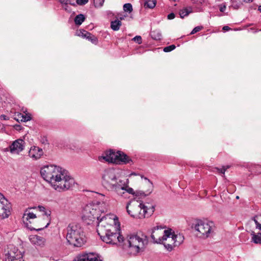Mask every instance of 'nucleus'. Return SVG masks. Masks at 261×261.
<instances>
[{
  "instance_id": "nucleus-43",
  "label": "nucleus",
  "mask_w": 261,
  "mask_h": 261,
  "mask_svg": "<svg viewBox=\"0 0 261 261\" xmlns=\"http://www.w3.org/2000/svg\"><path fill=\"white\" fill-rule=\"evenodd\" d=\"M253 1V0H244V2H245L246 3H249L252 2Z\"/></svg>"
},
{
  "instance_id": "nucleus-45",
  "label": "nucleus",
  "mask_w": 261,
  "mask_h": 261,
  "mask_svg": "<svg viewBox=\"0 0 261 261\" xmlns=\"http://www.w3.org/2000/svg\"><path fill=\"white\" fill-rule=\"evenodd\" d=\"M3 106V104L2 102L0 100V108L2 107Z\"/></svg>"
},
{
  "instance_id": "nucleus-11",
  "label": "nucleus",
  "mask_w": 261,
  "mask_h": 261,
  "mask_svg": "<svg viewBox=\"0 0 261 261\" xmlns=\"http://www.w3.org/2000/svg\"><path fill=\"white\" fill-rule=\"evenodd\" d=\"M103 158L107 162L117 164H120L121 162L125 163L128 162L127 155L119 151L117 152L113 150L107 151Z\"/></svg>"
},
{
  "instance_id": "nucleus-38",
  "label": "nucleus",
  "mask_w": 261,
  "mask_h": 261,
  "mask_svg": "<svg viewBox=\"0 0 261 261\" xmlns=\"http://www.w3.org/2000/svg\"><path fill=\"white\" fill-rule=\"evenodd\" d=\"M88 2V0H77L76 3L79 5H84Z\"/></svg>"
},
{
  "instance_id": "nucleus-6",
  "label": "nucleus",
  "mask_w": 261,
  "mask_h": 261,
  "mask_svg": "<svg viewBox=\"0 0 261 261\" xmlns=\"http://www.w3.org/2000/svg\"><path fill=\"white\" fill-rule=\"evenodd\" d=\"M154 207L149 203L144 204L138 201L128 203L126 206L127 212L132 217L142 219L149 217L154 212Z\"/></svg>"
},
{
  "instance_id": "nucleus-42",
  "label": "nucleus",
  "mask_w": 261,
  "mask_h": 261,
  "mask_svg": "<svg viewBox=\"0 0 261 261\" xmlns=\"http://www.w3.org/2000/svg\"><path fill=\"white\" fill-rule=\"evenodd\" d=\"M222 29L224 31H229L230 29V28L228 26H224L223 27Z\"/></svg>"
},
{
  "instance_id": "nucleus-21",
  "label": "nucleus",
  "mask_w": 261,
  "mask_h": 261,
  "mask_svg": "<svg viewBox=\"0 0 261 261\" xmlns=\"http://www.w3.org/2000/svg\"><path fill=\"white\" fill-rule=\"evenodd\" d=\"M145 180H146V186L147 187V189L143 192V194L145 196H147L149 195L152 193L153 190V185L152 182L147 178H145Z\"/></svg>"
},
{
  "instance_id": "nucleus-4",
  "label": "nucleus",
  "mask_w": 261,
  "mask_h": 261,
  "mask_svg": "<svg viewBox=\"0 0 261 261\" xmlns=\"http://www.w3.org/2000/svg\"><path fill=\"white\" fill-rule=\"evenodd\" d=\"M95 197L98 200L89 203L84 207L83 218L92 221L96 220L98 225L100 219L104 217L100 218L101 214L107 212L109 210V199L100 193H96Z\"/></svg>"
},
{
  "instance_id": "nucleus-16",
  "label": "nucleus",
  "mask_w": 261,
  "mask_h": 261,
  "mask_svg": "<svg viewBox=\"0 0 261 261\" xmlns=\"http://www.w3.org/2000/svg\"><path fill=\"white\" fill-rule=\"evenodd\" d=\"M73 261H102V260L98 254L89 253L79 255L77 257V260L74 259Z\"/></svg>"
},
{
  "instance_id": "nucleus-22",
  "label": "nucleus",
  "mask_w": 261,
  "mask_h": 261,
  "mask_svg": "<svg viewBox=\"0 0 261 261\" xmlns=\"http://www.w3.org/2000/svg\"><path fill=\"white\" fill-rule=\"evenodd\" d=\"M255 224V228L261 231V215L256 216L251 219Z\"/></svg>"
},
{
  "instance_id": "nucleus-32",
  "label": "nucleus",
  "mask_w": 261,
  "mask_h": 261,
  "mask_svg": "<svg viewBox=\"0 0 261 261\" xmlns=\"http://www.w3.org/2000/svg\"><path fill=\"white\" fill-rule=\"evenodd\" d=\"M105 0H93V4L95 8H100L103 6Z\"/></svg>"
},
{
  "instance_id": "nucleus-15",
  "label": "nucleus",
  "mask_w": 261,
  "mask_h": 261,
  "mask_svg": "<svg viewBox=\"0 0 261 261\" xmlns=\"http://www.w3.org/2000/svg\"><path fill=\"white\" fill-rule=\"evenodd\" d=\"M10 205L8 200L0 193V217L8 218L10 215Z\"/></svg>"
},
{
  "instance_id": "nucleus-3",
  "label": "nucleus",
  "mask_w": 261,
  "mask_h": 261,
  "mask_svg": "<svg viewBox=\"0 0 261 261\" xmlns=\"http://www.w3.org/2000/svg\"><path fill=\"white\" fill-rule=\"evenodd\" d=\"M120 172L119 169H105L101 175L102 185L108 191H114L121 196L125 197L126 193L134 194L133 188L128 186V179H122L120 177Z\"/></svg>"
},
{
  "instance_id": "nucleus-10",
  "label": "nucleus",
  "mask_w": 261,
  "mask_h": 261,
  "mask_svg": "<svg viewBox=\"0 0 261 261\" xmlns=\"http://www.w3.org/2000/svg\"><path fill=\"white\" fill-rule=\"evenodd\" d=\"M184 240V237L181 233L175 234L171 229H169L161 244H163L169 251L180 245Z\"/></svg>"
},
{
  "instance_id": "nucleus-40",
  "label": "nucleus",
  "mask_w": 261,
  "mask_h": 261,
  "mask_svg": "<svg viewBox=\"0 0 261 261\" xmlns=\"http://www.w3.org/2000/svg\"><path fill=\"white\" fill-rule=\"evenodd\" d=\"M175 17V14L173 13H171L168 15V18L169 19H172L174 18Z\"/></svg>"
},
{
  "instance_id": "nucleus-1",
  "label": "nucleus",
  "mask_w": 261,
  "mask_h": 261,
  "mask_svg": "<svg viewBox=\"0 0 261 261\" xmlns=\"http://www.w3.org/2000/svg\"><path fill=\"white\" fill-rule=\"evenodd\" d=\"M40 174L53 189L58 191L69 190L74 184V180L68 172L59 166H45L41 168Z\"/></svg>"
},
{
  "instance_id": "nucleus-35",
  "label": "nucleus",
  "mask_w": 261,
  "mask_h": 261,
  "mask_svg": "<svg viewBox=\"0 0 261 261\" xmlns=\"http://www.w3.org/2000/svg\"><path fill=\"white\" fill-rule=\"evenodd\" d=\"M175 48V46L174 45H171L168 46H166L164 48L163 50L165 52H169Z\"/></svg>"
},
{
  "instance_id": "nucleus-7",
  "label": "nucleus",
  "mask_w": 261,
  "mask_h": 261,
  "mask_svg": "<svg viewBox=\"0 0 261 261\" xmlns=\"http://www.w3.org/2000/svg\"><path fill=\"white\" fill-rule=\"evenodd\" d=\"M67 231L66 239L70 245L80 247L86 243V236L80 224H70L67 228Z\"/></svg>"
},
{
  "instance_id": "nucleus-47",
  "label": "nucleus",
  "mask_w": 261,
  "mask_h": 261,
  "mask_svg": "<svg viewBox=\"0 0 261 261\" xmlns=\"http://www.w3.org/2000/svg\"><path fill=\"white\" fill-rule=\"evenodd\" d=\"M173 1L174 2H176V1H178L179 0H173Z\"/></svg>"
},
{
  "instance_id": "nucleus-34",
  "label": "nucleus",
  "mask_w": 261,
  "mask_h": 261,
  "mask_svg": "<svg viewBox=\"0 0 261 261\" xmlns=\"http://www.w3.org/2000/svg\"><path fill=\"white\" fill-rule=\"evenodd\" d=\"M85 33H88V32L85 30H80L76 32V34L79 36H80L84 38H85L86 36H87V34Z\"/></svg>"
},
{
  "instance_id": "nucleus-31",
  "label": "nucleus",
  "mask_w": 261,
  "mask_h": 261,
  "mask_svg": "<svg viewBox=\"0 0 261 261\" xmlns=\"http://www.w3.org/2000/svg\"><path fill=\"white\" fill-rule=\"evenodd\" d=\"M123 10L125 12L130 13L133 11L132 5L129 3L125 4L123 5Z\"/></svg>"
},
{
  "instance_id": "nucleus-28",
  "label": "nucleus",
  "mask_w": 261,
  "mask_h": 261,
  "mask_svg": "<svg viewBox=\"0 0 261 261\" xmlns=\"http://www.w3.org/2000/svg\"><path fill=\"white\" fill-rule=\"evenodd\" d=\"M85 17L83 14H79L74 18V22L76 25H81L85 20Z\"/></svg>"
},
{
  "instance_id": "nucleus-23",
  "label": "nucleus",
  "mask_w": 261,
  "mask_h": 261,
  "mask_svg": "<svg viewBox=\"0 0 261 261\" xmlns=\"http://www.w3.org/2000/svg\"><path fill=\"white\" fill-rule=\"evenodd\" d=\"M144 2V7L146 8H153L156 5V0H142Z\"/></svg>"
},
{
  "instance_id": "nucleus-24",
  "label": "nucleus",
  "mask_w": 261,
  "mask_h": 261,
  "mask_svg": "<svg viewBox=\"0 0 261 261\" xmlns=\"http://www.w3.org/2000/svg\"><path fill=\"white\" fill-rule=\"evenodd\" d=\"M121 24L122 23L120 20H115L111 22V28L114 31H118Z\"/></svg>"
},
{
  "instance_id": "nucleus-20",
  "label": "nucleus",
  "mask_w": 261,
  "mask_h": 261,
  "mask_svg": "<svg viewBox=\"0 0 261 261\" xmlns=\"http://www.w3.org/2000/svg\"><path fill=\"white\" fill-rule=\"evenodd\" d=\"M250 235L251 236V242L256 244H261V232L255 233L252 231Z\"/></svg>"
},
{
  "instance_id": "nucleus-13",
  "label": "nucleus",
  "mask_w": 261,
  "mask_h": 261,
  "mask_svg": "<svg viewBox=\"0 0 261 261\" xmlns=\"http://www.w3.org/2000/svg\"><path fill=\"white\" fill-rule=\"evenodd\" d=\"M168 230L162 226H156L152 229L151 238L154 243L160 244Z\"/></svg>"
},
{
  "instance_id": "nucleus-9",
  "label": "nucleus",
  "mask_w": 261,
  "mask_h": 261,
  "mask_svg": "<svg viewBox=\"0 0 261 261\" xmlns=\"http://www.w3.org/2000/svg\"><path fill=\"white\" fill-rule=\"evenodd\" d=\"M194 228L197 232V235L203 239L212 237L215 230L213 222L207 220H197L194 224Z\"/></svg>"
},
{
  "instance_id": "nucleus-5",
  "label": "nucleus",
  "mask_w": 261,
  "mask_h": 261,
  "mask_svg": "<svg viewBox=\"0 0 261 261\" xmlns=\"http://www.w3.org/2000/svg\"><path fill=\"white\" fill-rule=\"evenodd\" d=\"M51 211L43 206L37 207H29L26 209L23 215L22 219L23 222L28 224V222L31 223L34 220L38 218L41 220L38 225V228H34L36 230H40L46 228L49 224L50 221Z\"/></svg>"
},
{
  "instance_id": "nucleus-33",
  "label": "nucleus",
  "mask_w": 261,
  "mask_h": 261,
  "mask_svg": "<svg viewBox=\"0 0 261 261\" xmlns=\"http://www.w3.org/2000/svg\"><path fill=\"white\" fill-rule=\"evenodd\" d=\"M229 166H223L221 168H215V169L219 172L222 173L224 176L225 171L229 168Z\"/></svg>"
},
{
  "instance_id": "nucleus-44",
  "label": "nucleus",
  "mask_w": 261,
  "mask_h": 261,
  "mask_svg": "<svg viewBox=\"0 0 261 261\" xmlns=\"http://www.w3.org/2000/svg\"><path fill=\"white\" fill-rule=\"evenodd\" d=\"M258 10L261 12V6H259L258 8Z\"/></svg>"
},
{
  "instance_id": "nucleus-19",
  "label": "nucleus",
  "mask_w": 261,
  "mask_h": 261,
  "mask_svg": "<svg viewBox=\"0 0 261 261\" xmlns=\"http://www.w3.org/2000/svg\"><path fill=\"white\" fill-rule=\"evenodd\" d=\"M15 119L17 121L27 122L31 119V115L29 114H21L20 113H17L15 114Z\"/></svg>"
},
{
  "instance_id": "nucleus-18",
  "label": "nucleus",
  "mask_w": 261,
  "mask_h": 261,
  "mask_svg": "<svg viewBox=\"0 0 261 261\" xmlns=\"http://www.w3.org/2000/svg\"><path fill=\"white\" fill-rule=\"evenodd\" d=\"M43 154L42 150L38 147H32L29 151V155L32 159H39Z\"/></svg>"
},
{
  "instance_id": "nucleus-17",
  "label": "nucleus",
  "mask_w": 261,
  "mask_h": 261,
  "mask_svg": "<svg viewBox=\"0 0 261 261\" xmlns=\"http://www.w3.org/2000/svg\"><path fill=\"white\" fill-rule=\"evenodd\" d=\"M30 242L36 247H43L45 246L46 240L44 238L38 235H30L29 236Z\"/></svg>"
},
{
  "instance_id": "nucleus-30",
  "label": "nucleus",
  "mask_w": 261,
  "mask_h": 261,
  "mask_svg": "<svg viewBox=\"0 0 261 261\" xmlns=\"http://www.w3.org/2000/svg\"><path fill=\"white\" fill-rule=\"evenodd\" d=\"M192 12L191 8L189 9L187 8L183 9L179 11V15L181 18H183L188 16L190 13Z\"/></svg>"
},
{
  "instance_id": "nucleus-39",
  "label": "nucleus",
  "mask_w": 261,
  "mask_h": 261,
  "mask_svg": "<svg viewBox=\"0 0 261 261\" xmlns=\"http://www.w3.org/2000/svg\"><path fill=\"white\" fill-rule=\"evenodd\" d=\"M226 8V6L225 4H221L219 5V9L221 12H223L225 11Z\"/></svg>"
},
{
  "instance_id": "nucleus-37",
  "label": "nucleus",
  "mask_w": 261,
  "mask_h": 261,
  "mask_svg": "<svg viewBox=\"0 0 261 261\" xmlns=\"http://www.w3.org/2000/svg\"><path fill=\"white\" fill-rule=\"evenodd\" d=\"M133 40L137 42L138 44H140L142 43V38L140 36H136L133 38Z\"/></svg>"
},
{
  "instance_id": "nucleus-46",
  "label": "nucleus",
  "mask_w": 261,
  "mask_h": 261,
  "mask_svg": "<svg viewBox=\"0 0 261 261\" xmlns=\"http://www.w3.org/2000/svg\"><path fill=\"white\" fill-rule=\"evenodd\" d=\"M136 175V173H132L130 174V175Z\"/></svg>"
},
{
  "instance_id": "nucleus-36",
  "label": "nucleus",
  "mask_w": 261,
  "mask_h": 261,
  "mask_svg": "<svg viewBox=\"0 0 261 261\" xmlns=\"http://www.w3.org/2000/svg\"><path fill=\"white\" fill-rule=\"evenodd\" d=\"M203 28L201 26H198L195 27L191 32V34H194L199 31H200L201 30H202Z\"/></svg>"
},
{
  "instance_id": "nucleus-27",
  "label": "nucleus",
  "mask_w": 261,
  "mask_h": 261,
  "mask_svg": "<svg viewBox=\"0 0 261 261\" xmlns=\"http://www.w3.org/2000/svg\"><path fill=\"white\" fill-rule=\"evenodd\" d=\"M243 5V3L240 0H231V7L235 10L239 9Z\"/></svg>"
},
{
  "instance_id": "nucleus-12",
  "label": "nucleus",
  "mask_w": 261,
  "mask_h": 261,
  "mask_svg": "<svg viewBox=\"0 0 261 261\" xmlns=\"http://www.w3.org/2000/svg\"><path fill=\"white\" fill-rule=\"evenodd\" d=\"M8 251L5 254V261H24L21 251L13 245H10Z\"/></svg>"
},
{
  "instance_id": "nucleus-14",
  "label": "nucleus",
  "mask_w": 261,
  "mask_h": 261,
  "mask_svg": "<svg viewBox=\"0 0 261 261\" xmlns=\"http://www.w3.org/2000/svg\"><path fill=\"white\" fill-rule=\"evenodd\" d=\"M25 142L18 139L12 142L9 146L5 149V151H9L13 154H19L24 148Z\"/></svg>"
},
{
  "instance_id": "nucleus-2",
  "label": "nucleus",
  "mask_w": 261,
  "mask_h": 261,
  "mask_svg": "<svg viewBox=\"0 0 261 261\" xmlns=\"http://www.w3.org/2000/svg\"><path fill=\"white\" fill-rule=\"evenodd\" d=\"M118 218L114 214L103 217L97 225V232L107 244L122 246L123 237L120 234Z\"/></svg>"
},
{
  "instance_id": "nucleus-25",
  "label": "nucleus",
  "mask_w": 261,
  "mask_h": 261,
  "mask_svg": "<svg viewBox=\"0 0 261 261\" xmlns=\"http://www.w3.org/2000/svg\"><path fill=\"white\" fill-rule=\"evenodd\" d=\"M87 34V36H86V38L87 39H88L89 41L91 42L93 44H97L98 43V39L96 37H95L94 35H92L91 33L89 32L88 33H85Z\"/></svg>"
},
{
  "instance_id": "nucleus-48",
  "label": "nucleus",
  "mask_w": 261,
  "mask_h": 261,
  "mask_svg": "<svg viewBox=\"0 0 261 261\" xmlns=\"http://www.w3.org/2000/svg\"><path fill=\"white\" fill-rule=\"evenodd\" d=\"M236 198H237V199H239V196H237V197H236Z\"/></svg>"
},
{
  "instance_id": "nucleus-29",
  "label": "nucleus",
  "mask_w": 261,
  "mask_h": 261,
  "mask_svg": "<svg viewBox=\"0 0 261 261\" xmlns=\"http://www.w3.org/2000/svg\"><path fill=\"white\" fill-rule=\"evenodd\" d=\"M61 4H62L64 7L65 10H67L68 5H73L74 0H58Z\"/></svg>"
},
{
  "instance_id": "nucleus-26",
  "label": "nucleus",
  "mask_w": 261,
  "mask_h": 261,
  "mask_svg": "<svg viewBox=\"0 0 261 261\" xmlns=\"http://www.w3.org/2000/svg\"><path fill=\"white\" fill-rule=\"evenodd\" d=\"M151 36L152 39L156 40H160L162 39V34L160 31L155 30L151 33Z\"/></svg>"
},
{
  "instance_id": "nucleus-41",
  "label": "nucleus",
  "mask_w": 261,
  "mask_h": 261,
  "mask_svg": "<svg viewBox=\"0 0 261 261\" xmlns=\"http://www.w3.org/2000/svg\"><path fill=\"white\" fill-rule=\"evenodd\" d=\"M0 118H1V120H8L9 119V117L5 115H2L0 116Z\"/></svg>"
},
{
  "instance_id": "nucleus-8",
  "label": "nucleus",
  "mask_w": 261,
  "mask_h": 261,
  "mask_svg": "<svg viewBox=\"0 0 261 261\" xmlns=\"http://www.w3.org/2000/svg\"><path fill=\"white\" fill-rule=\"evenodd\" d=\"M148 241L145 236L138 234H130L126 240L124 239L122 246L128 248L130 254L136 255L144 251Z\"/></svg>"
}]
</instances>
